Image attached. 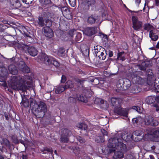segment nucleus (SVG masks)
I'll return each instance as SVG.
<instances>
[{
	"instance_id": "1",
	"label": "nucleus",
	"mask_w": 159,
	"mask_h": 159,
	"mask_svg": "<svg viewBox=\"0 0 159 159\" xmlns=\"http://www.w3.org/2000/svg\"><path fill=\"white\" fill-rule=\"evenodd\" d=\"M28 83L24 80V77L20 76H14L8 81V85L10 87L15 90L21 91L23 92L26 91L28 86Z\"/></svg>"
},
{
	"instance_id": "2",
	"label": "nucleus",
	"mask_w": 159,
	"mask_h": 159,
	"mask_svg": "<svg viewBox=\"0 0 159 159\" xmlns=\"http://www.w3.org/2000/svg\"><path fill=\"white\" fill-rule=\"evenodd\" d=\"M120 140L121 139L116 138H111L108 141L107 147L112 148V150H116V149L124 150L126 148V146Z\"/></svg>"
},
{
	"instance_id": "3",
	"label": "nucleus",
	"mask_w": 159,
	"mask_h": 159,
	"mask_svg": "<svg viewBox=\"0 0 159 159\" xmlns=\"http://www.w3.org/2000/svg\"><path fill=\"white\" fill-rule=\"evenodd\" d=\"M32 108L35 111L39 117H42L44 116L47 111V107L45 104L42 102H39L34 105Z\"/></svg>"
},
{
	"instance_id": "4",
	"label": "nucleus",
	"mask_w": 159,
	"mask_h": 159,
	"mask_svg": "<svg viewBox=\"0 0 159 159\" xmlns=\"http://www.w3.org/2000/svg\"><path fill=\"white\" fill-rule=\"evenodd\" d=\"M140 115V121L142 123L144 122L146 125H150L152 126H156L158 125L159 122L158 120H154L153 117L147 115H145L143 114Z\"/></svg>"
},
{
	"instance_id": "5",
	"label": "nucleus",
	"mask_w": 159,
	"mask_h": 159,
	"mask_svg": "<svg viewBox=\"0 0 159 159\" xmlns=\"http://www.w3.org/2000/svg\"><path fill=\"white\" fill-rule=\"evenodd\" d=\"M52 21L47 18L39 17L38 23L39 26L42 27L44 26H51L52 25Z\"/></svg>"
},
{
	"instance_id": "6",
	"label": "nucleus",
	"mask_w": 159,
	"mask_h": 159,
	"mask_svg": "<svg viewBox=\"0 0 159 159\" xmlns=\"http://www.w3.org/2000/svg\"><path fill=\"white\" fill-rule=\"evenodd\" d=\"M22 48L26 52H28L32 56L35 57L38 54L37 50L34 47H30L27 45H24Z\"/></svg>"
},
{
	"instance_id": "7",
	"label": "nucleus",
	"mask_w": 159,
	"mask_h": 159,
	"mask_svg": "<svg viewBox=\"0 0 159 159\" xmlns=\"http://www.w3.org/2000/svg\"><path fill=\"white\" fill-rule=\"evenodd\" d=\"M62 133L61 138V141L62 142H67L69 140L68 137L71 134V131L66 129H62Z\"/></svg>"
},
{
	"instance_id": "8",
	"label": "nucleus",
	"mask_w": 159,
	"mask_h": 159,
	"mask_svg": "<svg viewBox=\"0 0 159 159\" xmlns=\"http://www.w3.org/2000/svg\"><path fill=\"white\" fill-rule=\"evenodd\" d=\"M120 104L115 107L114 109V112L116 114L123 116H127L128 113L125 109L121 108Z\"/></svg>"
},
{
	"instance_id": "9",
	"label": "nucleus",
	"mask_w": 159,
	"mask_h": 159,
	"mask_svg": "<svg viewBox=\"0 0 159 159\" xmlns=\"http://www.w3.org/2000/svg\"><path fill=\"white\" fill-rule=\"evenodd\" d=\"M39 59L43 61L44 64L47 65L52 64V62L53 57H49L45 55H43L38 56Z\"/></svg>"
},
{
	"instance_id": "10",
	"label": "nucleus",
	"mask_w": 159,
	"mask_h": 159,
	"mask_svg": "<svg viewBox=\"0 0 159 159\" xmlns=\"http://www.w3.org/2000/svg\"><path fill=\"white\" fill-rule=\"evenodd\" d=\"M51 26H46L43 29V34L47 37L50 38L53 36L52 30L50 28Z\"/></svg>"
},
{
	"instance_id": "11",
	"label": "nucleus",
	"mask_w": 159,
	"mask_h": 159,
	"mask_svg": "<svg viewBox=\"0 0 159 159\" xmlns=\"http://www.w3.org/2000/svg\"><path fill=\"white\" fill-rule=\"evenodd\" d=\"M18 67L19 69L24 72L28 73L30 71L29 68L23 61H20L18 64Z\"/></svg>"
},
{
	"instance_id": "12",
	"label": "nucleus",
	"mask_w": 159,
	"mask_h": 159,
	"mask_svg": "<svg viewBox=\"0 0 159 159\" xmlns=\"http://www.w3.org/2000/svg\"><path fill=\"white\" fill-rule=\"evenodd\" d=\"M152 65V62L150 60H145L142 61L140 64V69L145 71L148 67L151 66Z\"/></svg>"
},
{
	"instance_id": "13",
	"label": "nucleus",
	"mask_w": 159,
	"mask_h": 159,
	"mask_svg": "<svg viewBox=\"0 0 159 159\" xmlns=\"http://www.w3.org/2000/svg\"><path fill=\"white\" fill-rule=\"evenodd\" d=\"M97 31V28L96 27H89L85 29L84 33L87 36H90L95 34Z\"/></svg>"
},
{
	"instance_id": "14",
	"label": "nucleus",
	"mask_w": 159,
	"mask_h": 159,
	"mask_svg": "<svg viewBox=\"0 0 159 159\" xmlns=\"http://www.w3.org/2000/svg\"><path fill=\"white\" fill-rule=\"evenodd\" d=\"M126 148L124 150H120L116 149V150H113L115 152L113 157L114 158H118L123 157L124 156L123 152L125 151Z\"/></svg>"
},
{
	"instance_id": "15",
	"label": "nucleus",
	"mask_w": 159,
	"mask_h": 159,
	"mask_svg": "<svg viewBox=\"0 0 159 159\" xmlns=\"http://www.w3.org/2000/svg\"><path fill=\"white\" fill-rule=\"evenodd\" d=\"M10 7L12 9H17L20 7L19 0H10Z\"/></svg>"
},
{
	"instance_id": "16",
	"label": "nucleus",
	"mask_w": 159,
	"mask_h": 159,
	"mask_svg": "<svg viewBox=\"0 0 159 159\" xmlns=\"http://www.w3.org/2000/svg\"><path fill=\"white\" fill-rule=\"evenodd\" d=\"M122 101V100L121 99L116 98H111L110 100V101L111 102L112 105L115 106V107L120 104Z\"/></svg>"
},
{
	"instance_id": "17",
	"label": "nucleus",
	"mask_w": 159,
	"mask_h": 159,
	"mask_svg": "<svg viewBox=\"0 0 159 159\" xmlns=\"http://www.w3.org/2000/svg\"><path fill=\"white\" fill-rule=\"evenodd\" d=\"M8 70L10 73L13 75L16 74L18 72L16 67L14 65H10L8 66Z\"/></svg>"
},
{
	"instance_id": "18",
	"label": "nucleus",
	"mask_w": 159,
	"mask_h": 159,
	"mask_svg": "<svg viewBox=\"0 0 159 159\" xmlns=\"http://www.w3.org/2000/svg\"><path fill=\"white\" fill-rule=\"evenodd\" d=\"M21 95L22 99V102L20 103L21 105L25 107H28L29 103L27 98H26L25 95L22 96Z\"/></svg>"
},
{
	"instance_id": "19",
	"label": "nucleus",
	"mask_w": 159,
	"mask_h": 159,
	"mask_svg": "<svg viewBox=\"0 0 159 159\" xmlns=\"http://www.w3.org/2000/svg\"><path fill=\"white\" fill-rule=\"evenodd\" d=\"M138 19V18L136 16H133L132 17V20L133 24V27L134 30H138L139 29V26L137 25Z\"/></svg>"
},
{
	"instance_id": "20",
	"label": "nucleus",
	"mask_w": 159,
	"mask_h": 159,
	"mask_svg": "<svg viewBox=\"0 0 159 159\" xmlns=\"http://www.w3.org/2000/svg\"><path fill=\"white\" fill-rule=\"evenodd\" d=\"M134 74V77L132 79V82L134 84H139V71H136Z\"/></svg>"
},
{
	"instance_id": "21",
	"label": "nucleus",
	"mask_w": 159,
	"mask_h": 159,
	"mask_svg": "<svg viewBox=\"0 0 159 159\" xmlns=\"http://www.w3.org/2000/svg\"><path fill=\"white\" fill-rule=\"evenodd\" d=\"M94 53L95 54L96 56L97 57L99 53H101L102 51H103V50L104 48L99 45H97L94 46Z\"/></svg>"
},
{
	"instance_id": "22",
	"label": "nucleus",
	"mask_w": 159,
	"mask_h": 159,
	"mask_svg": "<svg viewBox=\"0 0 159 159\" xmlns=\"http://www.w3.org/2000/svg\"><path fill=\"white\" fill-rule=\"evenodd\" d=\"M143 28L145 30L148 31H149L150 32L155 30V28L154 26L148 23L145 24L143 26Z\"/></svg>"
},
{
	"instance_id": "23",
	"label": "nucleus",
	"mask_w": 159,
	"mask_h": 159,
	"mask_svg": "<svg viewBox=\"0 0 159 159\" xmlns=\"http://www.w3.org/2000/svg\"><path fill=\"white\" fill-rule=\"evenodd\" d=\"M0 143L2 145H5L7 147L10 146V143L9 141L6 138L2 137H0Z\"/></svg>"
},
{
	"instance_id": "24",
	"label": "nucleus",
	"mask_w": 159,
	"mask_h": 159,
	"mask_svg": "<svg viewBox=\"0 0 159 159\" xmlns=\"http://www.w3.org/2000/svg\"><path fill=\"white\" fill-rule=\"evenodd\" d=\"M107 55V51L104 49L103 52H101V53H99L98 55V57L99 59L101 60H104L106 58V56Z\"/></svg>"
},
{
	"instance_id": "25",
	"label": "nucleus",
	"mask_w": 159,
	"mask_h": 159,
	"mask_svg": "<svg viewBox=\"0 0 159 159\" xmlns=\"http://www.w3.org/2000/svg\"><path fill=\"white\" fill-rule=\"evenodd\" d=\"M66 89L64 85H60L57 88L55 92L56 93H59L63 92Z\"/></svg>"
},
{
	"instance_id": "26",
	"label": "nucleus",
	"mask_w": 159,
	"mask_h": 159,
	"mask_svg": "<svg viewBox=\"0 0 159 159\" xmlns=\"http://www.w3.org/2000/svg\"><path fill=\"white\" fill-rule=\"evenodd\" d=\"M76 96L78 100L84 102H87V98L85 96L80 94H77Z\"/></svg>"
},
{
	"instance_id": "27",
	"label": "nucleus",
	"mask_w": 159,
	"mask_h": 159,
	"mask_svg": "<svg viewBox=\"0 0 159 159\" xmlns=\"http://www.w3.org/2000/svg\"><path fill=\"white\" fill-rule=\"evenodd\" d=\"M98 18L97 16L92 15L88 17L87 20L88 22L90 24L94 23Z\"/></svg>"
},
{
	"instance_id": "28",
	"label": "nucleus",
	"mask_w": 159,
	"mask_h": 159,
	"mask_svg": "<svg viewBox=\"0 0 159 159\" xmlns=\"http://www.w3.org/2000/svg\"><path fill=\"white\" fill-rule=\"evenodd\" d=\"M7 69L3 66H0V76L7 75Z\"/></svg>"
},
{
	"instance_id": "29",
	"label": "nucleus",
	"mask_w": 159,
	"mask_h": 159,
	"mask_svg": "<svg viewBox=\"0 0 159 159\" xmlns=\"http://www.w3.org/2000/svg\"><path fill=\"white\" fill-rule=\"evenodd\" d=\"M155 30L149 32V37L151 38V39L152 40L155 41L157 40L158 38V36L154 32Z\"/></svg>"
},
{
	"instance_id": "30",
	"label": "nucleus",
	"mask_w": 159,
	"mask_h": 159,
	"mask_svg": "<svg viewBox=\"0 0 159 159\" xmlns=\"http://www.w3.org/2000/svg\"><path fill=\"white\" fill-rule=\"evenodd\" d=\"M76 126L82 129L86 130L88 128L87 125L83 123H79L76 125Z\"/></svg>"
},
{
	"instance_id": "31",
	"label": "nucleus",
	"mask_w": 159,
	"mask_h": 159,
	"mask_svg": "<svg viewBox=\"0 0 159 159\" xmlns=\"http://www.w3.org/2000/svg\"><path fill=\"white\" fill-rule=\"evenodd\" d=\"M123 84L124 87H125L126 89H128L130 86L131 82L129 79H125L123 82Z\"/></svg>"
},
{
	"instance_id": "32",
	"label": "nucleus",
	"mask_w": 159,
	"mask_h": 159,
	"mask_svg": "<svg viewBox=\"0 0 159 159\" xmlns=\"http://www.w3.org/2000/svg\"><path fill=\"white\" fill-rule=\"evenodd\" d=\"M66 89L74 87V84L71 81L68 80L64 85Z\"/></svg>"
},
{
	"instance_id": "33",
	"label": "nucleus",
	"mask_w": 159,
	"mask_h": 159,
	"mask_svg": "<svg viewBox=\"0 0 159 159\" xmlns=\"http://www.w3.org/2000/svg\"><path fill=\"white\" fill-rule=\"evenodd\" d=\"M95 141L98 143H102L104 141V139L103 136H97L95 138Z\"/></svg>"
},
{
	"instance_id": "34",
	"label": "nucleus",
	"mask_w": 159,
	"mask_h": 159,
	"mask_svg": "<svg viewBox=\"0 0 159 159\" xmlns=\"http://www.w3.org/2000/svg\"><path fill=\"white\" fill-rule=\"evenodd\" d=\"M87 5L89 7L94 5L96 2L95 0H86Z\"/></svg>"
},
{
	"instance_id": "35",
	"label": "nucleus",
	"mask_w": 159,
	"mask_h": 159,
	"mask_svg": "<svg viewBox=\"0 0 159 159\" xmlns=\"http://www.w3.org/2000/svg\"><path fill=\"white\" fill-rule=\"evenodd\" d=\"M139 119L138 118H134L132 119V122L134 125L135 126H138Z\"/></svg>"
},
{
	"instance_id": "36",
	"label": "nucleus",
	"mask_w": 159,
	"mask_h": 159,
	"mask_svg": "<svg viewBox=\"0 0 159 159\" xmlns=\"http://www.w3.org/2000/svg\"><path fill=\"white\" fill-rule=\"evenodd\" d=\"M69 148L70 149L72 148L73 151L75 153H77L80 150V148L78 146L73 147L70 146L69 147Z\"/></svg>"
},
{
	"instance_id": "37",
	"label": "nucleus",
	"mask_w": 159,
	"mask_h": 159,
	"mask_svg": "<svg viewBox=\"0 0 159 159\" xmlns=\"http://www.w3.org/2000/svg\"><path fill=\"white\" fill-rule=\"evenodd\" d=\"M77 98L70 97L68 98V101L69 102L71 103H75L76 102Z\"/></svg>"
},
{
	"instance_id": "38",
	"label": "nucleus",
	"mask_w": 159,
	"mask_h": 159,
	"mask_svg": "<svg viewBox=\"0 0 159 159\" xmlns=\"http://www.w3.org/2000/svg\"><path fill=\"white\" fill-rule=\"evenodd\" d=\"M6 75L4 76H0V82H2V84L4 87H5L6 85V84L5 82V76Z\"/></svg>"
},
{
	"instance_id": "39",
	"label": "nucleus",
	"mask_w": 159,
	"mask_h": 159,
	"mask_svg": "<svg viewBox=\"0 0 159 159\" xmlns=\"http://www.w3.org/2000/svg\"><path fill=\"white\" fill-rule=\"evenodd\" d=\"M82 35L80 33H78L75 37V40L76 42H78L81 41Z\"/></svg>"
},
{
	"instance_id": "40",
	"label": "nucleus",
	"mask_w": 159,
	"mask_h": 159,
	"mask_svg": "<svg viewBox=\"0 0 159 159\" xmlns=\"http://www.w3.org/2000/svg\"><path fill=\"white\" fill-rule=\"evenodd\" d=\"M77 139L81 143H85V140L82 137L78 136L76 137Z\"/></svg>"
},
{
	"instance_id": "41",
	"label": "nucleus",
	"mask_w": 159,
	"mask_h": 159,
	"mask_svg": "<svg viewBox=\"0 0 159 159\" xmlns=\"http://www.w3.org/2000/svg\"><path fill=\"white\" fill-rule=\"evenodd\" d=\"M152 135L156 138L159 137V131L158 130H154L153 132Z\"/></svg>"
},
{
	"instance_id": "42",
	"label": "nucleus",
	"mask_w": 159,
	"mask_h": 159,
	"mask_svg": "<svg viewBox=\"0 0 159 159\" xmlns=\"http://www.w3.org/2000/svg\"><path fill=\"white\" fill-rule=\"evenodd\" d=\"M52 64L53 65L56 67L59 66L60 65L59 62L57 61L55 59L53 58L52 62Z\"/></svg>"
},
{
	"instance_id": "43",
	"label": "nucleus",
	"mask_w": 159,
	"mask_h": 159,
	"mask_svg": "<svg viewBox=\"0 0 159 159\" xmlns=\"http://www.w3.org/2000/svg\"><path fill=\"white\" fill-rule=\"evenodd\" d=\"M100 102L101 104H103L104 103V101L103 100H102L99 98H96L94 101V102L95 103H99Z\"/></svg>"
},
{
	"instance_id": "44",
	"label": "nucleus",
	"mask_w": 159,
	"mask_h": 159,
	"mask_svg": "<svg viewBox=\"0 0 159 159\" xmlns=\"http://www.w3.org/2000/svg\"><path fill=\"white\" fill-rule=\"evenodd\" d=\"M146 101L148 103H152L153 102V99L151 96L148 97L146 99Z\"/></svg>"
},
{
	"instance_id": "45",
	"label": "nucleus",
	"mask_w": 159,
	"mask_h": 159,
	"mask_svg": "<svg viewBox=\"0 0 159 159\" xmlns=\"http://www.w3.org/2000/svg\"><path fill=\"white\" fill-rule=\"evenodd\" d=\"M154 89L153 90H154V91L156 93H159V85H157V86L155 84V83H154Z\"/></svg>"
},
{
	"instance_id": "46",
	"label": "nucleus",
	"mask_w": 159,
	"mask_h": 159,
	"mask_svg": "<svg viewBox=\"0 0 159 159\" xmlns=\"http://www.w3.org/2000/svg\"><path fill=\"white\" fill-rule=\"evenodd\" d=\"M69 3L72 7H74L76 5V0H69Z\"/></svg>"
},
{
	"instance_id": "47",
	"label": "nucleus",
	"mask_w": 159,
	"mask_h": 159,
	"mask_svg": "<svg viewBox=\"0 0 159 159\" xmlns=\"http://www.w3.org/2000/svg\"><path fill=\"white\" fill-rule=\"evenodd\" d=\"M23 2L25 3L29 4H31L33 0H22Z\"/></svg>"
},
{
	"instance_id": "48",
	"label": "nucleus",
	"mask_w": 159,
	"mask_h": 159,
	"mask_svg": "<svg viewBox=\"0 0 159 159\" xmlns=\"http://www.w3.org/2000/svg\"><path fill=\"white\" fill-rule=\"evenodd\" d=\"M85 80H80L77 79L75 80V81L78 83L80 84H82L84 82Z\"/></svg>"
},
{
	"instance_id": "49",
	"label": "nucleus",
	"mask_w": 159,
	"mask_h": 159,
	"mask_svg": "<svg viewBox=\"0 0 159 159\" xmlns=\"http://www.w3.org/2000/svg\"><path fill=\"white\" fill-rule=\"evenodd\" d=\"M66 77L64 75H63L61 76V82L64 83L66 81Z\"/></svg>"
},
{
	"instance_id": "50",
	"label": "nucleus",
	"mask_w": 159,
	"mask_h": 159,
	"mask_svg": "<svg viewBox=\"0 0 159 159\" xmlns=\"http://www.w3.org/2000/svg\"><path fill=\"white\" fill-rule=\"evenodd\" d=\"M124 52H119L117 54V60H119L120 57H122V56L124 54Z\"/></svg>"
},
{
	"instance_id": "51",
	"label": "nucleus",
	"mask_w": 159,
	"mask_h": 159,
	"mask_svg": "<svg viewBox=\"0 0 159 159\" xmlns=\"http://www.w3.org/2000/svg\"><path fill=\"white\" fill-rule=\"evenodd\" d=\"M101 131L103 135H107V132L105 129H102L101 130Z\"/></svg>"
},
{
	"instance_id": "52",
	"label": "nucleus",
	"mask_w": 159,
	"mask_h": 159,
	"mask_svg": "<svg viewBox=\"0 0 159 159\" xmlns=\"http://www.w3.org/2000/svg\"><path fill=\"white\" fill-rule=\"evenodd\" d=\"M30 104L31 106H32L34 104V105L35 104L37 103H35L36 102H35V101L34 100V99H33V98H31L30 99Z\"/></svg>"
},
{
	"instance_id": "53",
	"label": "nucleus",
	"mask_w": 159,
	"mask_h": 159,
	"mask_svg": "<svg viewBox=\"0 0 159 159\" xmlns=\"http://www.w3.org/2000/svg\"><path fill=\"white\" fill-rule=\"evenodd\" d=\"M154 107L155 108V109L156 111H159V106L157 104H154L153 105Z\"/></svg>"
},
{
	"instance_id": "54",
	"label": "nucleus",
	"mask_w": 159,
	"mask_h": 159,
	"mask_svg": "<svg viewBox=\"0 0 159 159\" xmlns=\"http://www.w3.org/2000/svg\"><path fill=\"white\" fill-rule=\"evenodd\" d=\"M111 62V59H109L107 61H106L105 62L106 65V66H108L109 65L110 63Z\"/></svg>"
},
{
	"instance_id": "55",
	"label": "nucleus",
	"mask_w": 159,
	"mask_h": 159,
	"mask_svg": "<svg viewBox=\"0 0 159 159\" xmlns=\"http://www.w3.org/2000/svg\"><path fill=\"white\" fill-rule=\"evenodd\" d=\"M127 159H134V157L131 155H128L126 156Z\"/></svg>"
},
{
	"instance_id": "56",
	"label": "nucleus",
	"mask_w": 159,
	"mask_h": 159,
	"mask_svg": "<svg viewBox=\"0 0 159 159\" xmlns=\"http://www.w3.org/2000/svg\"><path fill=\"white\" fill-rule=\"evenodd\" d=\"M75 31L74 30H72L69 32V34L70 35L71 37H73L74 34V32Z\"/></svg>"
},
{
	"instance_id": "57",
	"label": "nucleus",
	"mask_w": 159,
	"mask_h": 159,
	"mask_svg": "<svg viewBox=\"0 0 159 159\" xmlns=\"http://www.w3.org/2000/svg\"><path fill=\"white\" fill-rule=\"evenodd\" d=\"M133 134H134L135 136H138L139 135V130H136L134 132Z\"/></svg>"
},
{
	"instance_id": "58",
	"label": "nucleus",
	"mask_w": 159,
	"mask_h": 159,
	"mask_svg": "<svg viewBox=\"0 0 159 159\" xmlns=\"http://www.w3.org/2000/svg\"><path fill=\"white\" fill-rule=\"evenodd\" d=\"M113 52L112 51H110L108 53L109 56L110 57H112L113 56Z\"/></svg>"
},
{
	"instance_id": "59",
	"label": "nucleus",
	"mask_w": 159,
	"mask_h": 159,
	"mask_svg": "<svg viewBox=\"0 0 159 159\" xmlns=\"http://www.w3.org/2000/svg\"><path fill=\"white\" fill-rule=\"evenodd\" d=\"M44 2L46 4L50 3L51 2V0H44Z\"/></svg>"
},
{
	"instance_id": "60",
	"label": "nucleus",
	"mask_w": 159,
	"mask_h": 159,
	"mask_svg": "<svg viewBox=\"0 0 159 159\" xmlns=\"http://www.w3.org/2000/svg\"><path fill=\"white\" fill-rule=\"evenodd\" d=\"M138 107L137 106H134L132 107V109H134V110H136V111L138 112Z\"/></svg>"
},
{
	"instance_id": "61",
	"label": "nucleus",
	"mask_w": 159,
	"mask_h": 159,
	"mask_svg": "<svg viewBox=\"0 0 159 159\" xmlns=\"http://www.w3.org/2000/svg\"><path fill=\"white\" fill-rule=\"evenodd\" d=\"M61 10L62 11L63 10L66 11L67 10V8L66 7H62Z\"/></svg>"
},
{
	"instance_id": "62",
	"label": "nucleus",
	"mask_w": 159,
	"mask_h": 159,
	"mask_svg": "<svg viewBox=\"0 0 159 159\" xmlns=\"http://www.w3.org/2000/svg\"><path fill=\"white\" fill-rule=\"evenodd\" d=\"M22 159H27V157L26 155H22Z\"/></svg>"
},
{
	"instance_id": "63",
	"label": "nucleus",
	"mask_w": 159,
	"mask_h": 159,
	"mask_svg": "<svg viewBox=\"0 0 159 159\" xmlns=\"http://www.w3.org/2000/svg\"><path fill=\"white\" fill-rule=\"evenodd\" d=\"M156 100L159 103V96H157L155 98Z\"/></svg>"
},
{
	"instance_id": "64",
	"label": "nucleus",
	"mask_w": 159,
	"mask_h": 159,
	"mask_svg": "<svg viewBox=\"0 0 159 159\" xmlns=\"http://www.w3.org/2000/svg\"><path fill=\"white\" fill-rule=\"evenodd\" d=\"M156 48L157 49H159V41L157 42L156 46Z\"/></svg>"
}]
</instances>
